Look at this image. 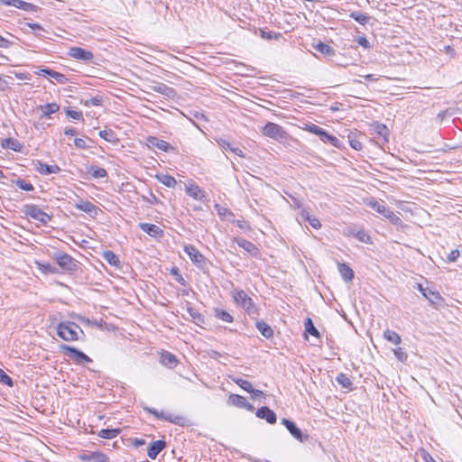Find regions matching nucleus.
I'll list each match as a JSON object with an SVG mask.
<instances>
[{"mask_svg":"<svg viewBox=\"0 0 462 462\" xmlns=\"http://www.w3.org/2000/svg\"><path fill=\"white\" fill-rule=\"evenodd\" d=\"M232 296L236 305L245 310L252 319H256L259 316V308L244 290L237 288L234 289Z\"/></svg>","mask_w":462,"mask_h":462,"instance_id":"1","label":"nucleus"},{"mask_svg":"<svg viewBox=\"0 0 462 462\" xmlns=\"http://www.w3.org/2000/svg\"><path fill=\"white\" fill-rule=\"evenodd\" d=\"M85 336L81 328L71 321H61L57 326V335L65 341L79 340V335Z\"/></svg>","mask_w":462,"mask_h":462,"instance_id":"2","label":"nucleus"},{"mask_svg":"<svg viewBox=\"0 0 462 462\" xmlns=\"http://www.w3.org/2000/svg\"><path fill=\"white\" fill-rule=\"evenodd\" d=\"M51 257L66 272H75L78 269V262L67 253L55 250L51 254Z\"/></svg>","mask_w":462,"mask_h":462,"instance_id":"3","label":"nucleus"},{"mask_svg":"<svg viewBox=\"0 0 462 462\" xmlns=\"http://www.w3.org/2000/svg\"><path fill=\"white\" fill-rule=\"evenodd\" d=\"M307 130L310 133H312V134L319 136V138L324 143H328L331 145H333L334 147L339 148V149L343 147V142L340 139H338L335 135L329 134L327 130H325L324 128H322L317 125L311 124V125H308Z\"/></svg>","mask_w":462,"mask_h":462,"instance_id":"4","label":"nucleus"},{"mask_svg":"<svg viewBox=\"0 0 462 462\" xmlns=\"http://www.w3.org/2000/svg\"><path fill=\"white\" fill-rule=\"evenodd\" d=\"M22 212L27 217L41 222L42 225H47L51 220V216L42 210L34 204H25L23 206Z\"/></svg>","mask_w":462,"mask_h":462,"instance_id":"5","label":"nucleus"},{"mask_svg":"<svg viewBox=\"0 0 462 462\" xmlns=\"http://www.w3.org/2000/svg\"><path fill=\"white\" fill-rule=\"evenodd\" d=\"M60 350L78 365L92 362V359L88 356L75 346L61 344Z\"/></svg>","mask_w":462,"mask_h":462,"instance_id":"6","label":"nucleus"},{"mask_svg":"<svg viewBox=\"0 0 462 462\" xmlns=\"http://www.w3.org/2000/svg\"><path fill=\"white\" fill-rule=\"evenodd\" d=\"M144 410L154 415L157 419L162 420L171 423H174L179 426H185L187 424V419L180 415H176L173 413H165L162 411H159L154 408L145 407Z\"/></svg>","mask_w":462,"mask_h":462,"instance_id":"7","label":"nucleus"},{"mask_svg":"<svg viewBox=\"0 0 462 462\" xmlns=\"http://www.w3.org/2000/svg\"><path fill=\"white\" fill-rule=\"evenodd\" d=\"M184 252L189 255L191 262L200 268L203 272L208 270V259L192 245L184 246Z\"/></svg>","mask_w":462,"mask_h":462,"instance_id":"8","label":"nucleus"},{"mask_svg":"<svg viewBox=\"0 0 462 462\" xmlns=\"http://www.w3.org/2000/svg\"><path fill=\"white\" fill-rule=\"evenodd\" d=\"M262 134L276 141L283 140L287 137L286 131L281 125L273 122L266 123L262 128Z\"/></svg>","mask_w":462,"mask_h":462,"instance_id":"9","label":"nucleus"},{"mask_svg":"<svg viewBox=\"0 0 462 462\" xmlns=\"http://www.w3.org/2000/svg\"><path fill=\"white\" fill-rule=\"evenodd\" d=\"M282 424L288 430L291 435L300 442H304L308 439L309 435L303 434L301 430L297 426V424L291 420L290 419L283 418L282 420Z\"/></svg>","mask_w":462,"mask_h":462,"instance_id":"10","label":"nucleus"},{"mask_svg":"<svg viewBox=\"0 0 462 462\" xmlns=\"http://www.w3.org/2000/svg\"><path fill=\"white\" fill-rule=\"evenodd\" d=\"M68 55L82 61H91L94 58L92 51L86 50L81 47H70L68 51Z\"/></svg>","mask_w":462,"mask_h":462,"instance_id":"11","label":"nucleus"},{"mask_svg":"<svg viewBox=\"0 0 462 462\" xmlns=\"http://www.w3.org/2000/svg\"><path fill=\"white\" fill-rule=\"evenodd\" d=\"M227 404L230 406L243 408L250 411H253L254 410V407L251 403H249L244 396H241L239 394L231 393L228 396Z\"/></svg>","mask_w":462,"mask_h":462,"instance_id":"12","label":"nucleus"},{"mask_svg":"<svg viewBox=\"0 0 462 462\" xmlns=\"http://www.w3.org/2000/svg\"><path fill=\"white\" fill-rule=\"evenodd\" d=\"M146 141L148 146L156 147L162 152H169L174 151V147L172 145L156 136H148Z\"/></svg>","mask_w":462,"mask_h":462,"instance_id":"13","label":"nucleus"},{"mask_svg":"<svg viewBox=\"0 0 462 462\" xmlns=\"http://www.w3.org/2000/svg\"><path fill=\"white\" fill-rule=\"evenodd\" d=\"M34 169L42 175L56 174L61 171L57 164L50 165L39 160L34 162Z\"/></svg>","mask_w":462,"mask_h":462,"instance_id":"14","label":"nucleus"},{"mask_svg":"<svg viewBox=\"0 0 462 462\" xmlns=\"http://www.w3.org/2000/svg\"><path fill=\"white\" fill-rule=\"evenodd\" d=\"M75 208L80 211L88 213L92 217H96L100 211V208L96 205L91 203L90 201L80 199L78 203L75 204Z\"/></svg>","mask_w":462,"mask_h":462,"instance_id":"15","label":"nucleus"},{"mask_svg":"<svg viewBox=\"0 0 462 462\" xmlns=\"http://www.w3.org/2000/svg\"><path fill=\"white\" fill-rule=\"evenodd\" d=\"M166 448V441L158 439L152 441L147 448V456L151 459H155L157 456Z\"/></svg>","mask_w":462,"mask_h":462,"instance_id":"16","label":"nucleus"},{"mask_svg":"<svg viewBox=\"0 0 462 462\" xmlns=\"http://www.w3.org/2000/svg\"><path fill=\"white\" fill-rule=\"evenodd\" d=\"M256 416L265 420L269 424H274L277 420L276 413L268 406H262L256 411Z\"/></svg>","mask_w":462,"mask_h":462,"instance_id":"17","label":"nucleus"},{"mask_svg":"<svg viewBox=\"0 0 462 462\" xmlns=\"http://www.w3.org/2000/svg\"><path fill=\"white\" fill-rule=\"evenodd\" d=\"M81 460L88 462H110L109 457L103 452L88 451L80 456Z\"/></svg>","mask_w":462,"mask_h":462,"instance_id":"18","label":"nucleus"},{"mask_svg":"<svg viewBox=\"0 0 462 462\" xmlns=\"http://www.w3.org/2000/svg\"><path fill=\"white\" fill-rule=\"evenodd\" d=\"M373 129L374 133L379 136V141H377L378 144L383 145L388 143V135L390 131L384 124L375 123L373 125Z\"/></svg>","mask_w":462,"mask_h":462,"instance_id":"19","label":"nucleus"},{"mask_svg":"<svg viewBox=\"0 0 462 462\" xmlns=\"http://www.w3.org/2000/svg\"><path fill=\"white\" fill-rule=\"evenodd\" d=\"M139 227L141 230H143V232H145L147 235L151 236L152 237L158 238V237H162L163 236V230L160 226H158L154 224L140 223Z\"/></svg>","mask_w":462,"mask_h":462,"instance_id":"20","label":"nucleus"},{"mask_svg":"<svg viewBox=\"0 0 462 462\" xmlns=\"http://www.w3.org/2000/svg\"><path fill=\"white\" fill-rule=\"evenodd\" d=\"M150 88L157 93H160L169 98H173L176 96V90L173 88L167 86L164 83L159 82L155 85L150 86Z\"/></svg>","mask_w":462,"mask_h":462,"instance_id":"21","label":"nucleus"},{"mask_svg":"<svg viewBox=\"0 0 462 462\" xmlns=\"http://www.w3.org/2000/svg\"><path fill=\"white\" fill-rule=\"evenodd\" d=\"M217 143L222 149L229 151L239 157L244 158L245 156V152L241 148H239L238 146H235L234 143H230L226 139H219L217 141Z\"/></svg>","mask_w":462,"mask_h":462,"instance_id":"22","label":"nucleus"},{"mask_svg":"<svg viewBox=\"0 0 462 462\" xmlns=\"http://www.w3.org/2000/svg\"><path fill=\"white\" fill-rule=\"evenodd\" d=\"M186 193L193 198L194 199L199 200L201 202L205 201L206 195L204 191L196 184H190L186 187Z\"/></svg>","mask_w":462,"mask_h":462,"instance_id":"23","label":"nucleus"},{"mask_svg":"<svg viewBox=\"0 0 462 462\" xmlns=\"http://www.w3.org/2000/svg\"><path fill=\"white\" fill-rule=\"evenodd\" d=\"M337 270L342 277V279L346 282H351L355 277V273L352 268L346 263H338Z\"/></svg>","mask_w":462,"mask_h":462,"instance_id":"24","label":"nucleus"},{"mask_svg":"<svg viewBox=\"0 0 462 462\" xmlns=\"http://www.w3.org/2000/svg\"><path fill=\"white\" fill-rule=\"evenodd\" d=\"M312 48L318 52L324 55L325 57L331 58L336 55V50L333 49L330 45L322 42H319L316 44H312Z\"/></svg>","mask_w":462,"mask_h":462,"instance_id":"25","label":"nucleus"},{"mask_svg":"<svg viewBox=\"0 0 462 462\" xmlns=\"http://www.w3.org/2000/svg\"><path fill=\"white\" fill-rule=\"evenodd\" d=\"M160 362L162 365L168 366L170 368L175 367L179 363L177 356L168 351L162 352L160 356Z\"/></svg>","mask_w":462,"mask_h":462,"instance_id":"26","label":"nucleus"},{"mask_svg":"<svg viewBox=\"0 0 462 462\" xmlns=\"http://www.w3.org/2000/svg\"><path fill=\"white\" fill-rule=\"evenodd\" d=\"M255 319V327L259 330V332L267 339L272 338L273 337V329L270 325H268L263 320Z\"/></svg>","mask_w":462,"mask_h":462,"instance_id":"27","label":"nucleus"},{"mask_svg":"<svg viewBox=\"0 0 462 462\" xmlns=\"http://www.w3.org/2000/svg\"><path fill=\"white\" fill-rule=\"evenodd\" d=\"M236 242L239 247L248 252L251 255L255 256L258 254V248L252 242L245 238H236Z\"/></svg>","mask_w":462,"mask_h":462,"instance_id":"28","label":"nucleus"},{"mask_svg":"<svg viewBox=\"0 0 462 462\" xmlns=\"http://www.w3.org/2000/svg\"><path fill=\"white\" fill-rule=\"evenodd\" d=\"M40 108L42 110L40 120H42L43 117L51 118V115L60 110V106L57 103H47Z\"/></svg>","mask_w":462,"mask_h":462,"instance_id":"29","label":"nucleus"},{"mask_svg":"<svg viewBox=\"0 0 462 462\" xmlns=\"http://www.w3.org/2000/svg\"><path fill=\"white\" fill-rule=\"evenodd\" d=\"M102 257L110 265H112V266H114V267H116L117 269L121 268V261H120L118 255L116 254L114 252L109 251V250L105 251L102 254Z\"/></svg>","mask_w":462,"mask_h":462,"instance_id":"30","label":"nucleus"},{"mask_svg":"<svg viewBox=\"0 0 462 462\" xmlns=\"http://www.w3.org/2000/svg\"><path fill=\"white\" fill-rule=\"evenodd\" d=\"M187 311L191 319V321H193L196 325L201 326L205 323L204 316L195 308L189 307Z\"/></svg>","mask_w":462,"mask_h":462,"instance_id":"31","label":"nucleus"},{"mask_svg":"<svg viewBox=\"0 0 462 462\" xmlns=\"http://www.w3.org/2000/svg\"><path fill=\"white\" fill-rule=\"evenodd\" d=\"M88 173L91 174L93 179H101L107 177V171L104 168L96 165L87 166Z\"/></svg>","mask_w":462,"mask_h":462,"instance_id":"32","label":"nucleus"},{"mask_svg":"<svg viewBox=\"0 0 462 462\" xmlns=\"http://www.w3.org/2000/svg\"><path fill=\"white\" fill-rule=\"evenodd\" d=\"M349 17L361 25H365L371 20V16L359 11H353L349 14Z\"/></svg>","mask_w":462,"mask_h":462,"instance_id":"33","label":"nucleus"},{"mask_svg":"<svg viewBox=\"0 0 462 462\" xmlns=\"http://www.w3.org/2000/svg\"><path fill=\"white\" fill-rule=\"evenodd\" d=\"M362 136L360 133H353L351 132L347 138L349 145L356 151H361L363 149V145L359 137Z\"/></svg>","mask_w":462,"mask_h":462,"instance_id":"34","label":"nucleus"},{"mask_svg":"<svg viewBox=\"0 0 462 462\" xmlns=\"http://www.w3.org/2000/svg\"><path fill=\"white\" fill-rule=\"evenodd\" d=\"M383 338L388 342L393 343V345H400L402 343V338L398 333L389 328L383 331Z\"/></svg>","mask_w":462,"mask_h":462,"instance_id":"35","label":"nucleus"},{"mask_svg":"<svg viewBox=\"0 0 462 462\" xmlns=\"http://www.w3.org/2000/svg\"><path fill=\"white\" fill-rule=\"evenodd\" d=\"M304 328H305V334H310L311 336L318 337V338L320 337V333L315 327V325L310 318L305 319Z\"/></svg>","mask_w":462,"mask_h":462,"instance_id":"36","label":"nucleus"},{"mask_svg":"<svg viewBox=\"0 0 462 462\" xmlns=\"http://www.w3.org/2000/svg\"><path fill=\"white\" fill-rule=\"evenodd\" d=\"M300 216L304 220L308 221L313 228L319 229L321 227L320 221L316 217L311 216L307 210H302Z\"/></svg>","mask_w":462,"mask_h":462,"instance_id":"37","label":"nucleus"},{"mask_svg":"<svg viewBox=\"0 0 462 462\" xmlns=\"http://www.w3.org/2000/svg\"><path fill=\"white\" fill-rule=\"evenodd\" d=\"M98 135L104 140L112 143H116L118 142L116 134L112 129L101 130L99 131Z\"/></svg>","mask_w":462,"mask_h":462,"instance_id":"38","label":"nucleus"},{"mask_svg":"<svg viewBox=\"0 0 462 462\" xmlns=\"http://www.w3.org/2000/svg\"><path fill=\"white\" fill-rule=\"evenodd\" d=\"M2 146L4 148L11 149L14 152H20L22 149L21 143L14 138H6L3 141Z\"/></svg>","mask_w":462,"mask_h":462,"instance_id":"39","label":"nucleus"},{"mask_svg":"<svg viewBox=\"0 0 462 462\" xmlns=\"http://www.w3.org/2000/svg\"><path fill=\"white\" fill-rule=\"evenodd\" d=\"M156 179L168 188H174L177 184L175 178L168 174L156 175Z\"/></svg>","mask_w":462,"mask_h":462,"instance_id":"40","label":"nucleus"},{"mask_svg":"<svg viewBox=\"0 0 462 462\" xmlns=\"http://www.w3.org/2000/svg\"><path fill=\"white\" fill-rule=\"evenodd\" d=\"M119 429H102L98 432V436L103 439H112L120 434Z\"/></svg>","mask_w":462,"mask_h":462,"instance_id":"41","label":"nucleus"},{"mask_svg":"<svg viewBox=\"0 0 462 462\" xmlns=\"http://www.w3.org/2000/svg\"><path fill=\"white\" fill-rule=\"evenodd\" d=\"M424 297L430 301L432 306L439 305V301L443 300L439 291H428V293H424Z\"/></svg>","mask_w":462,"mask_h":462,"instance_id":"42","label":"nucleus"},{"mask_svg":"<svg viewBox=\"0 0 462 462\" xmlns=\"http://www.w3.org/2000/svg\"><path fill=\"white\" fill-rule=\"evenodd\" d=\"M336 381L338 384H340L343 388L352 390V381L351 379L344 373L338 374L336 377Z\"/></svg>","mask_w":462,"mask_h":462,"instance_id":"43","label":"nucleus"},{"mask_svg":"<svg viewBox=\"0 0 462 462\" xmlns=\"http://www.w3.org/2000/svg\"><path fill=\"white\" fill-rule=\"evenodd\" d=\"M16 8L26 11V12H36L40 8L32 3L25 2L23 0H17Z\"/></svg>","mask_w":462,"mask_h":462,"instance_id":"44","label":"nucleus"},{"mask_svg":"<svg viewBox=\"0 0 462 462\" xmlns=\"http://www.w3.org/2000/svg\"><path fill=\"white\" fill-rule=\"evenodd\" d=\"M214 313L216 318L225 322L230 323L234 320L232 315L225 310L217 308L214 310Z\"/></svg>","mask_w":462,"mask_h":462,"instance_id":"45","label":"nucleus"},{"mask_svg":"<svg viewBox=\"0 0 462 462\" xmlns=\"http://www.w3.org/2000/svg\"><path fill=\"white\" fill-rule=\"evenodd\" d=\"M12 182L24 191H32L34 189L33 185L31 182L26 181L22 178H16Z\"/></svg>","mask_w":462,"mask_h":462,"instance_id":"46","label":"nucleus"},{"mask_svg":"<svg viewBox=\"0 0 462 462\" xmlns=\"http://www.w3.org/2000/svg\"><path fill=\"white\" fill-rule=\"evenodd\" d=\"M370 207L372 209L376 211L377 213L382 214L383 217L386 216L387 212L389 211V208H387L384 203L378 202L376 200H373L370 202Z\"/></svg>","mask_w":462,"mask_h":462,"instance_id":"47","label":"nucleus"},{"mask_svg":"<svg viewBox=\"0 0 462 462\" xmlns=\"http://www.w3.org/2000/svg\"><path fill=\"white\" fill-rule=\"evenodd\" d=\"M81 103L86 106H98L103 103L102 96H96L88 99H81Z\"/></svg>","mask_w":462,"mask_h":462,"instance_id":"48","label":"nucleus"},{"mask_svg":"<svg viewBox=\"0 0 462 462\" xmlns=\"http://www.w3.org/2000/svg\"><path fill=\"white\" fill-rule=\"evenodd\" d=\"M233 381L244 391L247 393H249V391H253V385L249 381L243 378H233Z\"/></svg>","mask_w":462,"mask_h":462,"instance_id":"49","label":"nucleus"},{"mask_svg":"<svg viewBox=\"0 0 462 462\" xmlns=\"http://www.w3.org/2000/svg\"><path fill=\"white\" fill-rule=\"evenodd\" d=\"M170 273H171V274H172L174 276V278H175L177 282H179L180 284H181L183 286L187 285V282L185 281V279L181 275L180 271V269L177 266H173L171 269Z\"/></svg>","mask_w":462,"mask_h":462,"instance_id":"50","label":"nucleus"},{"mask_svg":"<svg viewBox=\"0 0 462 462\" xmlns=\"http://www.w3.org/2000/svg\"><path fill=\"white\" fill-rule=\"evenodd\" d=\"M355 237L365 244L370 245L372 244V238L371 236L364 230H360L355 234Z\"/></svg>","mask_w":462,"mask_h":462,"instance_id":"51","label":"nucleus"},{"mask_svg":"<svg viewBox=\"0 0 462 462\" xmlns=\"http://www.w3.org/2000/svg\"><path fill=\"white\" fill-rule=\"evenodd\" d=\"M39 265V269L43 273H58V269L57 267L51 265V263H38Z\"/></svg>","mask_w":462,"mask_h":462,"instance_id":"52","label":"nucleus"},{"mask_svg":"<svg viewBox=\"0 0 462 462\" xmlns=\"http://www.w3.org/2000/svg\"><path fill=\"white\" fill-rule=\"evenodd\" d=\"M0 383L8 387H12L14 385L13 379L1 368H0Z\"/></svg>","mask_w":462,"mask_h":462,"instance_id":"53","label":"nucleus"},{"mask_svg":"<svg viewBox=\"0 0 462 462\" xmlns=\"http://www.w3.org/2000/svg\"><path fill=\"white\" fill-rule=\"evenodd\" d=\"M66 116L69 118L75 119V120H80L83 118V115L81 111H75L70 109L69 107H67L65 109Z\"/></svg>","mask_w":462,"mask_h":462,"instance_id":"54","label":"nucleus"},{"mask_svg":"<svg viewBox=\"0 0 462 462\" xmlns=\"http://www.w3.org/2000/svg\"><path fill=\"white\" fill-rule=\"evenodd\" d=\"M393 354L395 357L401 362H406L408 358V354L402 347H398L393 350Z\"/></svg>","mask_w":462,"mask_h":462,"instance_id":"55","label":"nucleus"},{"mask_svg":"<svg viewBox=\"0 0 462 462\" xmlns=\"http://www.w3.org/2000/svg\"><path fill=\"white\" fill-rule=\"evenodd\" d=\"M384 217L389 219L390 222L394 225L402 224V219L397 215H395L394 212L392 211L391 209H389V211L387 212V214Z\"/></svg>","mask_w":462,"mask_h":462,"instance_id":"56","label":"nucleus"},{"mask_svg":"<svg viewBox=\"0 0 462 462\" xmlns=\"http://www.w3.org/2000/svg\"><path fill=\"white\" fill-rule=\"evenodd\" d=\"M142 199L144 202L149 203L151 205L162 203V201L159 200L158 198L152 192L150 193V197L143 196Z\"/></svg>","mask_w":462,"mask_h":462,"instance_id":"57","label":"nucleus"},{"mask_svg":"<svg viewBox=\"0 0 462 462\" xmlns=\"http://www.w3.org/2000/svg\"><path fill=\"white\" fill-rule=\"evenodd\" d=\"M51 78L54 79L60 84H65L68 81L67 77L64 74L58 71H55Z\"/></svg>","mask_w":462,"mask_h":462,"instance_id":"58","label":"nucleus"},{"mask_svg":"<svg viewBox=\"0 0 462 462\" xmlns=\"http://www.w3.org/2000/svg\"><path fill=\"white\" fill-rule=\"evenodd\" d=\"M356 41L363 48H365L366 50L371 49V44H370L369 41L366 39V37L359 36Z\"/></svg>","mask_w":462,"mask_h":462,"instance_id":"59","label":"nucleus"},{"mask_svg":"<svg viewBox=\"0 0 462 462\" xmlns=\"http://www.w3.org/2000/svg\"><path fill=\"white\" fill-rule=\"evenodd\" d=\"M237 68L241 69L240 72H239L241 75H249L250 71H254L255 70L254 68H253L251 66H246V65L242 64V63H240L237 66Z\"/></svg>","mask_w":462,"mask_h":462,"instance_id":"60","label":"nucleus"},{"mask_svg":"<svg viewBox=\"0 0 462 462\" xmlns=\"http://www.w3.org/2000/svg\"><path fill=\"white\" fill-rule=\"evenodd\" d=\"M261 36L264 39H268V40H272V39H278L280 36H281V33H276V32H264V31H262L261 32Z\"/></svg>","mask_w":462,"mask_h":462,"instance_id":"61","label":"nucleus"},{"mask_svg":"<svg viewBox=\"0 0 462 462\" xmlns=\"http://www.w3.org/2000/svg\"><path fill=\"white\" fill-rule=\"evenodd\" d=\"M459 256V251L457 249H455V250H452L448 254V257H447V261L448 263H454L457 261V259L458 258Z\"/></svg>","mask_w":462,"mask_h":462,"instance_id":"62","label":"nucleus"},{"mask_svg":"<svg viewBox=\"0 0 462 462\" xmlns=\"http://www.w3.org/2000/svg\"><path fill=\"white\" fill-rule=\"evenodd\" d=\"M74 144L76 147H78L79 149H87L88 148L86 141L82 138H75Z\"/></svg>","mask_w":462,"mask_h":462,"instance_id":"63","label":"nucleus"},{"mask_svg":"<svg viewBox=\"0 0 462 462\" xmlns=\"http://www.w3.org/2000/svg\"><path fill=\"white\" fill-rule=\"evenodd\" d=\"M54 72H55V70H53L50 68H44V69H40L39 72H36V74L42 75V76H49L51 78L53 76Z\"/></svg>","mask_w":462,"mask_h":462,"instance_id":"64","label":"nucleus"}]
</instances>
